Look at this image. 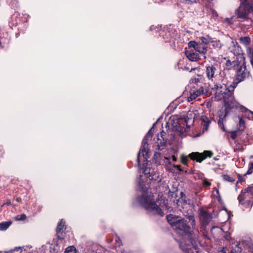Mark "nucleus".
<instances>
[{
	"mask_svg": "<svg viewBox=\"0 0 253 253\" xmlns=\"http://www.w3.org/2000/svg\"><path fill=\"white\" fill-rule=\"evenodd\" d=\"M171 227L178 235L179 245L183 253H192L197 251L199 232L190 231V227L186 220L173 214L167 216Z\"/></svg>",
	"mask_w": 253,
	"mask_h": 253,
	"instance_id": "nucleus-1",
	"label": "nucleus"
},
{
	"mask_svg": "<svg viewBox=\"0 0 253 253\" xmlns=\"http://www.w3.org/2000/svg\"><path fill=\"white\" fill-rule=\"evenodd\" d=\"M236 86V84L235 83L230 85V89L227 88L225 84H223L220 86L217 84L214 85V88L216 89L215 94L217 97V99L222 98L225 107V114L223 116L219 115V119L218 122V126L223 131H225L224 123L225 122V117L228 113V109L233 108L235 106L233 91Z\"/></svg>",
	"mask_w": 253,
	"mask_h": 253,
	"instance_id": "nucleus-2",
	"label": "nucleus"
},
{
	"mask_svg": "<svg viewBox=\"0 0 253 253\" xmlns=\"http://www.w3.org/2000/svg\"><path fill=\"white\" fill-rule=\"evenodd\" d=\"M154 126L155 124L147 132L142 141V146L137 156V161L138 165H139L141 155L143 158V161L144 162L142 167L143 172L144 174L150 180L160 181L161 180V178L160 177L159 173L157 171L155 170L154 169L147 167V159L148 158L149 152L148 141L152 137L153 134L152 129H153Z\"/></svg>",
	"mask_w": 253,
	"mask_h": 253,
	"instance_id": "nucleus-3",
	"label": "nucleus"
},
{
	"mask_svg": "<svg viewBox=\"0 0 253 253\" xmlns=\"http://www.w3.org/2000/svg\"><path fill=\"white\" fill-rule=\"evenodd\" d=\"M158 199L156 202L151 196L143 193L140 197H138L137 200L141 206H167L168 202L165 197L159 195Z\"/></svg>",
	"mask_w": 253,
	"mask_h": 253,
	"instance_id": "nucleus-4",
	"label": "nucleus"
},
{
	"mask_svg": "<svg viewBox=\"0 0 253 253\" xmlns=\"http://www.w3.org/2000/svg\"><path fill=\"white\" fill-rule=\"evenodd\" d=\"M253 12V3L247 0L241 2L239 7L237 9L238 17L246 20L249 18V15Z\"/></svg>",
	"mask_w": 253,
	"mask_h": 253,
	"instance_id": "nucleus-5",
	"label": "nucleus"
},
{
	"mask_svg": "<svg viewBox=\"0 0 253 253\" xmlns=\"http://www.w3.org/2000/svg\"><path fill=\"white\" fill-rule=\"evenodd\" d=\"M65 247V241L63 237L59 235L53 241V243L50 246V252L51 253H60Z\"/></svg>",
	"mask_w": 253,
	"mask_h": 253,
	"instance_id": "nucleus-6",
	"label": "nucleus"
},
{
	"mask_svg": "<svg viewBox=\"0 0 253 253\" xmlns=\"http://www.w3.org/2000/svg\"><path fill=\"white\" fill-rule=\"evenodd\" d=\"M213 155V153L211 151H205L203 153L192 152L188 156L191 159L196 160L197 162L201 163L207 158H211Z\"/></svg>",
	"mask_w": 253,
	"mask_h": 253,
	"instance_id": "nucleus-7",
	"label": "nucleus"
},
{
	"mask_svg": "<svg viewBox=\"0 0 253 253\" xmlns=\"http://www.w3.org/2000/svg\"><path fill=\"white\" fill-rule=\"evenodd\" d=\"M230 42L228 44V50L235 55H239L241 53V47L238 45L235 40L230 38Z\"/></svg>",
	"mask_w": 253,
	"mask_h": 253,
	"instance_id": "nucleus-8",
	"label": "nucleus"
},
{
	"mask_svg": "<svg viewBox=\"0 0 253 253\" xmlns=\"http://www.w3.org/2000/svg\"><path fill=\"white\" fill-rule=\"evenodd\" d=\"M245 63H243L237 71V78L239 82L242 81L248 75Z\"/></svg>",
	"mask_w": 253,
	"mask_h": 253,
	"instance_id": "nucleus-9",
	"label": "nucleus"
},
{
	"mask_svg": "<svg viewBox=\"0 0 253 253\" xmlns=\"http://www.w3.org/2000/svg\"><path fill=\"white\" fill-rule=\"evenodd\" d=\"M145 210L151 214L159 215L161 216L164 215L163 210L160 207H144Z\"/></svg>",
	"mask_w": 253,
	"mask_h": 253,
	"instance_id": "nucleus-10",
	"label": "nucleus"
},
{
	"mask_svg": "<svg viewBox=\"0 0 253 253\" xmlns=\"http://www.w3.org/2000/svg\"><path fill=\"white\" fill-rule=\"evenodd\" d=\"M216 72V67L212 65L207 66L206 74L207 77L209 80L213 81V78L215 77V74Z\"/></svg>",
	"mask_w": 253,
	"mask_h": 253,
	"instance_id": "nucleus-11",
	"label": "nucleus"
},
{
	"mask_svg": "<svg viewBox=\"0 0 253 253\" xmlns=\"http://www.w3.org/2000/svg\"><path fill=\"white\" fill-rule=\"evenodd\" d=\"M185 55L188 59L191 61L195 62L199 59V54L192 50L186 51Z\"/></svg>",
	"mask_w": 253,
	"mask_h": 253,
	"instance_id": "nucleus-12",
	"label": "nucleus"
},
{
	"mask_svg": "<svg viewBox=\"0 0 253 253\" xmlns=\"http://www.w3.org/2000/svg\"><path fill=\"white\" fill-rule=\"evenodd\" d=\"M203 93H204V88L203 87H201L199 89L190 93V96L188 97V101H191Z\"/></svg>",
	"mask_w": 253,
	"mask_h": 253,
	"instance_id": "nucleus-13",
	"label": "nucleus"
},
{
	"mask_svg": "<svg viewBox=\"0 0 253 253\" xmlns=\"http://www.w3.org/2000/svg\"><path fill=\"white\" fill-rule=\"evenodd\" d=\"M32 246H25L23 247H15L14 249L15 251H20L21 253H31L32 252Z\"/></svg>",
	"mask_w": 253,
	"mask_h": 253,
	"instance_id": "nucleus-14",
	"label": "nucleus"
},
{
	"mask_svg": "<svg viewBox=\"0 0 253 253\" xmlns=\"http://www.w3.org/2000/svg\"><path fill=\"white\" fill-rule=\"evenodd\" d=\"M180 198L177 200V206L190 204L189 200H186L185 195L183 192H181L180 193Z\"/></svg>",
	"mask_w": 253,
	"mask_h": 253,
	"instance_id": "nucleus-15",
	"label": "nucleus"
},
{
	"mask_svg": "<svg viewBox=\"0 0 253 253\" xmlns=\"http://www.w3.org/2000/svg\"><path fill=\"white\" fill-rule=\"evenodd\" d=\"M65 222L63 219H61L57 225L56 228L57 234L62 233L65 229Z\"/></svg>",
	"mask_w": 253,
	"mask_h": 253,
	"instance_id": "nucleus-16",
	"label": "nucleus"
},
{
	"mask_svg": "<svg viewBox=\"0 0 253 253\" xmlns=\"http://www.w3.org/2000/svg\"><path fill=\"white\" fill-rule=\"evenodd\" d=\"M195 50L200 53L205 54L207 52V47L202 43H198Z\"/></svg>",
	"mask_w": 253,
	"mask_h": 253,
	"instance_id": "nucleus-17",
	"label": "nucleus"
},
{
	"mask_svg": "<svg viewBox=\"0 0 253 253\" xmlns=\"http://www.w3.org/2000/svg\"><path fill=\"white\" fill-rule=\"evenodd\" d=\"M211 39H212L209 36L200 37V40L202 42V44L204 45L210 43V42H211Z\"/></svg>",
	"mask_w": 253,
	"mask_h": 253,
	"instance_id": "nucleus-18",
	"label": "nucleus"
},
{
	"mask_svg": "<svg viewBox=\"0 0 253 253\" xmlns=\"http://www.w3.org/2000/svg\"><path fill=\"white\" fill-rule=\"evenodd\" d=\"M241 43L247 46L250 43L251 39L249 37H241L239 39Z\"/></svg>",
	"mask_w": 253,
	"mask_h": 253,
	"instance_id": "nucleus-19",
	"label": "nucleus"
},
{
	"mask_svg": "<svg viewBox=\"0 0 253 253\" xmlns=\"http://www.w3.org/2000/svg\"><path fill=\"white\" fill-rule=\"evenodd\" d=\"M11 224V222L6 221L0 223V230L4 231L6 230Z\"/></svg>",
	"mask_w": 253,
	"mask_h": 253,
	"instance_id": "nucleus-20",
	"label": "nucleus"
},
{
	"mask_svg": "<svg viewBox=\"0 0 253 253\" xmlns=\"http://www.w3.org/2000/svg\"><path fill=\"white\" fill-rule=\"evenodd\" d=\"M249 196L248 194H247V191L244 190V191H242L241 194H240L238 197V200L239 201V203L241 204H243L242 202L244 200V199H246L247 197Z\"/></svg>",
	"mask_w": 253,
	"mask_h": 253,
	"instance_id": "nucleus-21",
	"label": "nucleus"
},
{
	"mask_svg": "<svg viewBox=\"0 0 253 253\" xmlns=\"http://www.w3.org/2000/svg\"><path fill=\"white\" fill-rule=\"evenodd\" d=\"M210 43L211 45L214 48L220 49L222 46V44L219 41H213L211 40Z\"/></svg>",
	"mask_w": 253,
	"mask_h": 253,
	"instance_id": "nucleus-22",
	"label": "nucleus"
},
{
	"mask_svg": "<svg viewBox=\"0 0 253 253\" xmlns=\"http://www.w3.org/2000/svg\"><path fill=\"white\" fill-rule=\"evenodd\" d=\"M206 119L207 120H204L202 123V125L203 126V131H207V130L208 129V128H209V124L210 123V121L207 118H206Z\"/></svg>",
	"mask_w": 253,
	"mask_h": 253,
	"instance_id": "nucleus-23",
	"label": "nucleus"
},
{
	"mask_svg": "<svg viewBox=\"0 0 253 253\" xmlns=\"http://www.w3.org/2000/svg\"><path fill=\"white\" fill-rule=\"evenodd\" d=\"M222 178L223 180L225 181L230 182H233L235 181V179L233 178L232 177H230L229 175L227 174H224L222 176Z\"/></svg>",
	"mask_w": 253,
	"mask_h": 253,
	"instance_id": "nucleus-24",
	"label": "nucleus"
},
{
	"mask_svg": "<svg viewBox=\"0 0 253 253\" xmlns=\"http://www.w3.org/2000/svg\"><path fill=\"white\" fill-rule=\"evenodd\" d=\"M64 253H76V250L74 246H70L66 249Z\"/></svg>",
	"mask_w": 253,
	"mask_h": 253,
	"instance_id": "nucleus-25",
	"label": "nucleus"
},
{
	"mask_svg": "<svg viewBox=\"0 0 253 253\" xmlns=\"http://www.w3.org/2000/svg\"><path fill=\"white\" fill-rule=\"evenodd\" d=\"M247 194L249 195H252L253 196V184L249 186L247 188L245 189Z\"/></svg>",
	"mask_w": 253,
	"mask_h": 253,
	"instance_id": "nucleus-26",
	"label": "nucleus"
},
{
	"mask_svg": "<svg viewBox=\"0 0 253 253\" xmlns=\"http://www.w3.org/2000/svg\"><path fill=\"white\" fill-rule=\"evenodd\" d=\"M15 219L18 221H23L26 219V215L25 214H21L20 215H17L15 217Z\"/></svg>",
	"mask_w": 253,
	"mask_h": 253,
	"instance_id": "nucleus-27",
	"label": "nucleus"
},
{
	"mask_svg": "<svg viewBox=\"0 0 253 253\" xmlns=\"http://www.w3.org/2000/svg\"><path fill=\"white\" fill-rule=\"evenodd\" d=\"M198 43L195 41H192L188 42V46L189 48H193L195 50L196 48Z\"/></svg>",
	"mask_w": 253,
	"mask_h": 253,
	"instance_id": "nucleus-28",
	"label": "nucleus"
},
{
	"mask_svg": "<svg viewBox=\"0 0 253 253\" xmlns=\"http://www.w3.org/2000/svg\"><path fill=\"white\" fill-rule=\"evenodd\" d=\"M253 170V161L250 162L249 165V169L246 174H250L252 173Z\"/></svg>",
	"mask_w": 253,
	"mask_h": 253,
	"instance_id": "nucleus-29",
	"label": "nucleus"
},
{
	"mask_svg": "<svg viewBox=\"0 0 253 253\" xmlns=\"http://www.w3.org/2000/svg\"><path fill=\"white\" fill-rule=\"evenodd\" d=\"M162 133H164V132L162 131V132H161V137L163 138V142L159 139V138H158V141H159V140L161 141L160 142V143L161 144L160 146L159 145V142H157L158 143V145L159 146V149H162V148H161V146H164L165 145V143H166V141L164 140V138L163 137V134H162Z\"/></svg>",
	"mask_w": 253,
	"mask_h": 253,
	"instance_id": "nucleus-30",
	"label": "nucleus"
},
{
	"mask_svg": "<svg viewBox=\"0 0 253 253\" xmlns=\"http://www.w3.org/2000/svg\"><path fill=\"white\" fill-rule=\"evenodd\" d=\"M247 53L250 57L253 56V50L251 47H247Z\"/></svg>",
	"mask_w": 253,
	"mask_h": 253,
	"instance_id": "nucleus-31",
	"label": "nucleus"
},
{
	"mask_svg": "<svg viewBox=\"0 0 253 253\" xmlns=\"http://www.w3.org/2000/svg\"><path fill=\"white\" fill-rule=\"evenodd\" d=\"M238 132V131H233L231 132V137L233 139H236L237 137Z\"/></svg>",
	"mask_w": 253,
	"mask_h": 253,
	"instance_id": "nucleus-32",
	"label": "nucleus"
},
{
	"mask_svg": "<svg viewBox=\"0 0 253 253\" xmlns=\"http://www.w3.org/2000/svg\"><path fill=\"white\" fill-rule=\"evenodd\" d=\"M181 162L184 165H186L187 163V157L182 156L181 157Z\"/></svg>",
	"mask_w": 253,
	"mask_h": 253,
	"instance_id": "nucleus-33",
	"label": "nucleus"
},
{
	"mask_svg": "<svg viewBox=\"0 0 253 253\" xmlns=\"http://www.w3.org/2000/svg\"><path fill=\"white\" fill-rule=\"evenodd\" d=\"M239 125L241 127H245V121L241 118H239Z\"/></svg>",
	"mask_w": 253,
	"mask_h": 253,
	"instance_id": "nucleus-34",
	"label": "nucleus"
},
{
	"mask_svg": "<svg viewBox=\"0 0 253 253\" xmlns=\"http://www.w3.org/2000/svg\"><path fill=\"white\" fill-rule=\"evenodd\" d=\"M203 182L204 185L205 186H209L211 185V183L210 181H208L206 179H204Z\"/></svg>",
	"mask_w": 253,
	"mask_h": 253,
	"instance_id": "nucleus-35",
	"label": "nucleus"
},
{
	"mask_svg": "<svg viewBox=\"0 0 253 253\" xmlns=\"http://www.w3.org/2000/svg\"><path fill=\"white\" fill-rule=\"evenodd\" d=\"M215 191H216V193L217 194V199L218 201L219 202L220 204H221V202H220L221 198H220V195H219V191L217 189H215Z\"/></svg>",
	"mask_w": 253,
	"mask_h": 253,
	"instance_id": "nucleus-36",
	"label": "nucleus"
},
{
	"mask_svg": "<svg viewBox=\"0 0 253 253\" xmlns=\"http://www.w3.org/2000/svg\"><path fill=\"white\" fill-rule=\"evenodd\" d=\"M248 117L253 120V112L251 111H248Z\"/></svg>",
	"mask_w": 253,
	"mask_h": 253,
	"instance_id": "nucleus-37",
	"label": "nucleus"
},
{
	"mask_svg": "<svg viewBox=\"0 0 253 253\" xmlns=\"http://www.w3.org/2000/svg\"><path fill=\"white\" fill-rule=\"evenodd\" d=\"M189 219L190 220H192V222L194 221V217L193 216H191V215L189 216Z\"/></svg>",
	"mask_w": 253,
	"mask_h": 253,
	"instance_id": "nucleus-38",
	"label": "nucleus"
},
{
	"mask_svg": "<svg viewBox=\"0 0 253 253\" xmlns=\"http://www.w3.org/2000/svg\"><path fill=\"white\" fill-rule=\"evenodd\" d=\"M172 160L174 162L176 161V157L174 155H173L172 156Z\"/></svg>",
	"mask_w": 253,
	"mask_h": 253,
	"instance_id": "nucleus-39",
	"label": "nucleus"
},
{
	"mask_svg": "<svg viewBox=\"0 0 253 253\" xmlns=\"http://www.w3.org/2000/svg\"><path fill=\"white\" fill-rule=\"evenodd\" d=\"M221 253H226L225 250L224 248H223L222 250L221 251Z\"/></svg>",
	"mask_w": 253,
	"mask_h": 253,
	"instance_id": "nucleus-40",
	"label": "nucleus"
},
{
	"mask_svg": "<svg viewBox=\"0 0 253 253\" xmlns=\"http://www.w3.org/2000/svg\"><path fill=\"white\" fill-rule=\"evenodd\" d=\"M238 177H239V180H240V181L243 180V178H241V175H239H239H238Z\"/></svg>",
	"mask_w": 253,
	"mask_h": 253,
	"instance_id": "nucleus-41",
	"label": "nucleus"
},
{
	"mask_svg": "<svg viewBox=\"0 0 253 253\" xmlns=\"http://www.w3.org/2000/svg\"><path fill=\"white\" fill-rule=\"evenodd\" d=\"M165 207L167 209V210H168L171 208V207H170V206Z\"/></svg>",
	"mask_w": 253,
	"mask_h": 253,
	"instance_id": "nucleus-42",
	"label": "nucleus"
},
{
	"mask_svg": "<svg viewBox=\"0 0 253 253\" xmlns=\"http://www.w3.org/2000/svg\"><path fill=\"white\" fill-rule=\"evenodd\" d=\"M146 187L144 188H143V187H142V190L143 191H145H145H146Z\"/></svg>",
	"mask_w": 253,
	"mask_h": 253,
	"instance_id": "nucleus-43",
	"label": "nucleus"
},
{
	"mask_svg": "<svg viewBox=\"0 0 253 253\" xmlns=\"http://www.w3.org/2000/svg\"><path fill=\"white\" fill-rule=\"evenodd\" d=\"M90 253H97L96 252H95L94 250H91Z\"/></svg>",
	"mask_w": 253,
	"mask_h": 253,
	"instance_id": "nucleus-44",
	"label": "nucleus"
},
{
	"mask_svg": "<svg viewBox=\"0 0 253 253\" xmlns=\"http://www.w3.org/2000/svg\"><path fill=\"white\" fill-rule=\"evenodd\" d=\"M199 253V251L197 249V251H194V253Z\"/></svg>",
	"mask_w": 253,
	"mask_h": 253,
	"instance_id": "nucleus-45",
	"label": "nucleus"
},
{
	"mask_svg": "<svg viewBox=\"0 0 253 253\" xmlns=\"http://www.w3.org/2000/svg\"><path fill=\"white\" fill-rule=\"evenodd\" d=\"M250 159L252 160L253 159V155H252L250 157Z\"/></svg>",
	"mask_w": 253,
	"mask_h": 253,
	"instance_id": "nucleus-46",
	"label": "nucleus"
},
{
	"mask_svg": "<svg viewBox=\"0 0 253 253\" xmlns=\"http://www.w3.org/2000/svg\"><path fill=\"white\" fill-rule=\"evenodd\" d=\"M175 167L178 169L180 167V166L177 165V166H175Z\"/></svg>",
	"mask_w": 253,
	"mask_h": 253,
	"instance_id": "nucleus-47",
	"label": "nucleus"
},
{
	"mask_svg": "<svg viewBox=\"0 0 253 253\" xmlns=\"http://www.w3.org/2000/svg\"><path fill=\"white\" fill-rule=\"evenodd\" d=\"M7 204H11V203H10V201H9L7 202Z\"/></svg>",
	"mask_w": 253,
	"mask_h": 253,
	"instance_id": "nucleus-48",
	"label": "nucleus"
},
{
	"mask_svg": "<svg viewBox=\"0 0 253 253\" xmlns=\"http://www.w3.org/2000/svg\"><path fill=\"white\" fill-rule=\"evenodd\" d=\"M204 214L206 215V216H207V213L206 212H204Z\"/></svg>",
	"mask_w": 253,
	"mask_h": 253,
	"instance_id": "nucleus-49",
	"label": "nucleus"
},
{
	"mask_svg": "<svg viewBox=\"0 0 253 253\" xmlns=\"http://www.w3.org/2000/svg\"><path fill=\"white\" fill-rule=\"evenodd\" d=\"M188 115H192V113H191V112H190V113H188Z\"/></svg>",
	"mask_w": 253,
	"mask_h": 253,
	"instance_id": "nucleus-50",
	"label": "nucleus"
},
{
	"mask_svg": "<svg viewBox=\"0 0 253 253\" xmlns=\"http://www.w3.org/2000/svg\"><path fill=\"white\" fill-rule=\"evenodd\" d=\"M17 201H19V199L18 198H17Z\"/></svg>",
	"mask_w": 253,
	"mask_h": 253,
	"instance_id": "nucleus-51",
	"label": "nucleus"
},
{
	"mask_svg": "<svg viewBox=\"0 0 253 253\" xmlns=\"http://www.w3.org/2000/svg\"><path fill=\"white\" fill-rule=\"evenodd\" d=\"M226 239H227V240H229L228 237H227V238H226Z\"/></svg>",
	"mask_w": 253,
	"mask_h": 253,
	"instance_id": "nucleus-52",
	"label": "nucleus"
},
{
	"mask_svg": "<svg viewBox=\"0 0 253 253\" xmlns=\"http://www.w3.org/2000/svg\"><path fill=\"white\" fill-rule=\"evenodd\" d=\"M0 44H1V42L0 41Z\"/></svg>",
	"mask_w": 253,
	"mask_h": 253,
	"instance_id": "nucleus-53",
	"label": "nucleus"
}]
</instances>
